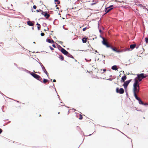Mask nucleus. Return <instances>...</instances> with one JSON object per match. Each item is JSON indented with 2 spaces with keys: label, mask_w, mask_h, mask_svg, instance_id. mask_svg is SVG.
Wrapping results in <instances>:
<instances>
[{
  "label": "nucleus",
  "mask_w": 148,
  "mask_h": 148,
  "mask_svg": "<svg viewBox=\"0 0 148 148\" xmlns=\"http://www.w3.org/2000/svg\"><path fill=\"white\" fill-rule=\"evenodd\" d=\"M147 76H148V74Z\"/></svg>",
  "instance_id": "nucleus-48"
},
{
  "label": "nucleus",
  "mask_w": 148,
  "mask_h": 148,
  "mask_svg": "<svg viewBox=\"0 0 148 148\" xmlns=\"http://www.w3.org/2000/svg\"><path fill=\"white\" fill-rule=\"evenodd\" d=\"M44 30V31H46V30H45V29Z\"/></svg>",
  "instance_id": "nucleus-43"
},
{
  "label": "nucleus",
  "mask_w": 148,
  "mask_h": 148,
  "mask_svg": "<svg viewBox=\"0 0 148 148\" xmlns=\"http://www.w3.org/2000/svg\"><path fill=\"white\" fill-rule=\"evenodd\" d=\"M80 115V117L79 118V119H82V116L81 115Z\"/></svg>",
  "instance_id": "nucleus-28"
},
{
  "label": "nucleus",
  "mask_w": 148,
  "mask_h": 148,
  "mask_svg": "<svg viewBox=\"0 0 148 148\" xmlns=\"http://www.w3.org/2000/svg\"><path fill=\"white\" fill-rule=\"evenodd\" d=\"M50 49H51V50H52L53 49L52 47H50Z\"/></svg>",
  "instance_id": "nucleus-32"
},
{
  "label": "nucleus",
  "mask_w": 148,
  "mask_h": 148,
  "mask_svg": "<svg viewBox=\"0 0 148 148\" xmlns=\"http://www.w3.org/2000/svg\"><path fill=\"white\" fill-rule=\"evenodd\" d=\"M40 66L42 67V68L43 71L47 75V76H48V74L47 71H46L44 67L43 66V65L42 64L40 63Z\"/></svg>",
  "instance_id": "nucleus-7"
},
{
  "label": "nucleus",
  "mask_w": 148,
  "mask_h": 148,
  "mask_svg": "<svg viewBox=\"0 0 148 148\" xmlns=\"http://www.w3.org/2000/svg\"><path fill=\"white\" fill-rule=\"evenodd\" d=\"M40 11H41L40 10H36V11H37V12H39Z\"/></svg>",
  "instance_id": "nucleus-33"
},
{
  "label": "nucleus",
  "mask_w": 148,
  "mask_h": 148,
  "mask_svg": "<svg viewBox=\"0 0 148 148\" xmlns=\"http://www.w3.org/2000/svg\"><path fill=\"white\" fill-rule=\"evenodd\" d=\"M137 77L136 78H136H138V81H139L140 82L143 79L146 77L147 76L146 74L144 73L138 74H137Z\"/></svg>",
  "instance_id": "nucleus-2"
},
{
  "label": "nucleus",
  "mask_w": 148,
  "mask_h": 148,
  "mask_svg": "<svg viewBox=\"0 0 148 148\" xmlns=\"http://www.w3.org/2000/svg\"><path fill=\"white\" fill-rule=\"evenodd\" d=\"M30 74L35 78L38 79L41 78L40 76L33 73H30Z\"/></svg>",
  "instance_id": "nucleus-5"
},
{
  "label": "nucleus",
  "mask_w": 148,
  "mask_h": 148,
  "mask_svg": "<svg viewBox=\"0 0 148 148\" xmlns=\"http://www.w3.org/2000/svg\"><path fill=\"white\" fill-rule=\"evenodd\" d=\"M27 24L30 26H32L33 25V24L32 22L30 21H29L27 22Z\"/></svg>",
  "instance_id": "nucleus-15"
},
{
  "label": "nucleus",
  "mask_w": 148,
  "mask_h": 148,
  "mask_svg": "<svg viewBox=\"0 0 148 148\" xmlns=\"http://www.w3.org/2000/svg\"><path fill=\"white\" fill-rule=\"evenodd\" d=\"M86 38H83L82 39V42L83 43H86Z\"/></svg>",
  "instance_id": "nucleus-19"
},
{
  "label": "nucleus",
  "mask_w": 148,
  "mask_h": 148,
  "mask_svg": "<svg viewBox=\"0 0 148 148\" xmlns=\"http://www.w3.org/2000/svg\"><path fill=\"white\" fill-rule=\"evenodd\" d=\"M40 35L41 36H44L45 34L44 33H41L40 34Z\"/></svg>",
  "instance_id": "nucleus-23"
},
{
  "label": "nucleus",
  "mask_w": 148,
  "mask_h": 148,
  "mask_svg": "<svg viewBox=\"0 0 148 148\" xmlns=\"http://www.w3.org/2000/svg\"><path fill=\"white\" fill-rule=\"evenodd\" d=\"M35 43V42H34V43Z\"/></svg>",
  "instance_id": "nucleus-46"
},
{
  "label": "nucleus",
  "mask_w": 148,
  "mask_h": 148,
  "mask_svg": "<svg viewBox=\"0 0 148 148\" xmlns=\"http://www.w3.org/2000/svg\"><path fill=\"white\" fill-rule=\"evenodd\" d=\"M92 49V50H93V51H95V53H97V51L96 50H95V49Z\"/></svg>",
  "instance_id": "nucleus-26"
},
{
  "label": "nucleus",
  "mask_w": 148,
  "mask_h": 148,
  "mask_svg": "<svg viewBox=\"0 0 148 148\" xmlns=\"http://www.w3.org/2000/svg\"><path fill=\"white\" fill-rule=\"evenodd\" d=\"M57 8V9H58V8Z\"/></svg>",
  "instance_id": "nucleus-47"
},
{
  "label": "nucleus",
  "mask_w": 148,
  "mask_h": 148,
  "mask_svg": "<svg viewBox=\"0 0 148 148\" xmlns=\"http://www.w3.org/2000/svg\"><path fill=\"white\" fill-rule=\"evenodd\" d=\"M136 46V45L135 44H132L130 45V47L131 49H134Z\"/></svg>",
  "instance_id": "nucleus-16"
},
{
  "label": "nucleus",
  "mask_w": 148,
  "mask_h": 148,
  "mask_svg": "<svg viewBox=\"0 0 148 148\" xmlns=\"http://www.w3.org/2000/svg\"><path fill=\"white\" fill-rule=\"evenodd\" d=\"M103 39V41H102V43L103 44L106 46L107 47H110V46L109 45H108L106 41L104 38L103 37L102 38Z\"/></svg>",
  "instance_id": "nucleus-6"
},
{
  "label": "nucleus",
  "mask_w": 148,
  "mask_h": 148,
  "mask_svg": "<svg viewBox=\"0 0 148 148\" xmlns=\"http://www.w3.org/2000/svg\"><path fill=\"white\" fill-rule=\"evenodd\" d=\"M103 71H106V69H103Z\"/></svg>",
  "instance_id": "nucleus-36"
},
{
  "label": "nucleus",
  "mask_w": 148,
  "mask_h": 148,
  "mask_svg": "<svg viewBox=\"0 0 148 148\" xmlns=\"http://www.w3.org/2000/svg\"><path fill=\"white\" fill-rule=\"evenodd\" d=\"M56 80H55V79H54V80H53V82H56Z\"/></svg>",
  "instance_id": "nucleus-38"
},
{
  "label": "nucleus",
  "mask_w": 148,
  "mask_h": 148,
  "mask_svg": "<svg viewBox=\"0 0 148 148\" xmlns=\"http://www.w3.org/2000/svg\"><path fill=\"white\" fill-rule=\"evenodd\" d=\"M57 6V5H56V7Z\"/></svg>",
  "instance_id": "nucleus-41"
},
{
  "label": "nucleus",
  "mask_w": 148,
  "mask_h": 148,
  "mask_svg": "<svg viewBox=\"0 0 148 148\" xmlns=\"http://www.w3.org/2000/svg\"><path fill=\"white\" fill-rule=\"evenodd\" d=\"M113 5H111L109 7V8H112V7L113 6Z\"/></svg>",
  "instance_id": "nucleus-30"
},
{
  "label": "nucleus",
  "mask_w": 148,
  "mask_h": 148,
  "mask_svg": "<svg viewBox=\"0 0 148 148\" xmlns=\"http://www.w3.org/2000/svg\"><path fill=\"white\" fill-rule=\"evenodd\" d=\"M63 58H62V60H63Z\"/></svg>",
  "instance_id": "nucleus-44"
},
{
  "label": "nucleus",
  "mask_w": 148,
  "mask_h": 148,
  "mask_svg": "<svg viewBox=\"0 0 148 148\" xmlns=\"http://www.w3.org/2000/svg\"><path fill=\"white\" fill-rule=\"evenodd\" d=\"M134 82L133 85V91L134 94H137L139 92V84L138 81L136 78L134 79Z\"/></svg>",
  "instance_id": "nucleus-1"
},
{
  "label": "nucleus",
  "mask_w": 148,
  "mask_h": 148,
  "mask_svg": "<svg viewBox=\"0 0 148 148\" xmlns=\"http://www.w3.org/2000/svg\"><path fill=\"white\" fill-rule=\"evenodd\" d=\"M42 14L44 15L46 18H48L49 16V14H48L46 12H42Z\"/></svg>",
  "instance_id": "nucleus-9"
},
{
  "label": "nucleus",
  "mask_w": 148,
  "mask_h": 148,
  "mask_svg": "<svg viewBox=\"0 0 148 148\" xmlns=\"http://www.w3.org/2000/svg\"><path fill=\"white\" fill-rule=\"evenodd\" d=\"M46 41L47 42H49V43H54V41L53 40H51L49 39H47V40H46Z\"/></svg>",
  "instance_id": "nucleus-14"
},
{
  "label": "nucleus",
  "mask_w": 148,
  "mask_h": 148,
  "mask_svg": "<svg viewBox=\"0 0 148 148\" xmlns=\"http://www.w3.org/2000/svg\"><path fill=\"white\" fill-rule=\"evenodd\" d=\"M33 8L34 9H36V5H34L33 6Z\"/></svg>",
  "instance_id": "nucleus-25"
},
{
  "label": "nucleus",
  "mask_w": 148,
  "mask_h": 148,
  "mask_svg": "<svg viewBox=\"0 0 148 148\" xmlns=\"http://www.w3.org/2000/svg\"><path fill=\"white\" fill-rule=\"evenodd\" d=\"M48 80L47 79H43V82L44 83H45Z\"/></svg>",
  "instance_id": "nucleus-20"
},
{
  "label": "nucleus",
  "mask_w": 148,
  "mask_h": 148,
  "mask_svg": "<svg viewBox=\"0 0 148 148\" xmlns=\"http://www.w3.org/2000/svg\"><path fill=\"white\" fill-rule=\"evenodd\" d=\"M116 92L120 94H123L124 92V90L123 88H121L119 90V88H117L116 89Z\"/></svg>",
  "instance_id": "nucleus-4"
},
{
  "label": "nucleus",
  "mask_w": 148,
  "mask_h": 148,
  "mask_svg": "<svg viewBox=\"0 0 148 148\" xmlns=\"http://www.w3.org/2000/svg\"><path fill=\"white\" fill-rule=\"evenodd\" d=\"M145 42L146 43H148V38H145Z\"/></svg>",
  "instance_id": "nucleus-21"
},
{
  "label": "nucleus",
  "mask_w": 148,
  "mask_h": 148,
  "mask_svg": "<svg viewBox=\"0 0 148 148\" xmlns=\"http://www.w3.org/2000/svg\"><path fill=\"white\" fill-rule=\"evenodd\" d=\"M39 116H41V115L40 114V115H39Z\"/></svg>",
  "instance_id": "nucleus-45"
},
{
  "label": "nucleus",
  "mask_w": 148,
  "mask_h": 148,
  "mask_svg": "<svg viewBox=\"0 0 148 148\" xmlns=\"http://www.w3.org/2000/svg\"><path fill=\"white\" fill-rule=\"evenodd\" d=\"M52 46L53 47H54V48H56V46L54 44H53L52 45Z\"/></svg>",
  "instance_id": "nucleus-29"
},
{
  "label": "nucleus",
  "mask_w": 148,
  "mask_h": 148,
  "mask_svg": "<svg viewBox=\"0 0 148 148\" xmlns=\"http://www.w3.org/2000/svg\"><path fill=\"white\" fill-rule=\"evenodd\" d=\"M37 28L38 30L40 29V27H38Z\"/></svg>",
  "instance_id": "nucleus-34"
},
{
  "label": "nucleus",
  "mask_w": 148,
  "mask_h": 148,
  "mask_svg": "<svg viewBox=\"0 0 148 148\" xmlns=\"http://www.w3.org/2000/svg\"><path fill=\"white\" fill-rule=\"evenodd\" d=\"M114 51L118 53H120L122 52V51H121L119 50H117L116 49L114 48H112V47H110Z\"/></svg>",
  "instance_id": "nucleus-11"
},
{
  "label": "nucleus",
  "mask_w": 148,
  "mask_h": 148,
  "mask_svg": "<svg viewBox=\"0 0 148 148\" xmlns=\"http://www.w3.org/2000/svg\"><path fill=\"white\" fill-rule=\"evenodd\" d=\"M2 130L1 129H0V134L2 132Z\"/></svg>",
  "instance_id": "nucleus-31"
},
{
  "label": "nucleus",
  "mask_w": 148,
  "mask_h": 148,
  "mask_svg": "<svg viewBox=\"0 0 148 148\" xmlns=\"http://www.w3.org/2000/svg\"><path fill=\"white\" fill-rule=\"evenodd\" d=\"M70 56H71V57L72 58H73V57L72 56H71V55Z\"/></svg>",
  "instance_id": "nucleus-39"
},
{
  "label": "nucleus",
  "mask_w": 148,
  "mask_h": 148,
  "mask_svg": "<svg viewBox=\"0 0 148 148\" xmlns=\"http://www.w3.org/2000/svg\"><path fill=\"white\" fill-rule=\"evenodd\" d=\"M113 8H109V7H108L106 8V10L105 12H106V13H107L110 11Z\"/></svg>",
  "instance_id": "nucleus-10"
},
{
  "label": "nucleus",
  "mask_w": 148,
  "mask_h": 148,
  "mask_svg": "<svg viewBox=\"0 0 148 148\" xmlns=\"http://www.w3.org/2000/svg\"><path fill=\"white\" fill-rule=\"evenodd\" d=\"M55 2H57V4H59L60 3L59 1H58V0H55Z\"/></svg>",
  "instance_id": "nucleus-22"
},
{
  "label": "nucleus",
  "mask_w": 148,
  "mask_h": 148,
  "mask_svg": "<svg viewBox=\"0 0 148 148\" xmlns=\"http://www.w3.org/2000/svg\"><path fill=\"white\" fill-rule=\"evenodd\" d=\"M87 29V27H85V28H83V29L82 30H83V31H85V30H86Z\"/></svg>",
  "instance_id": "nucleus-24"
},
{
  "label": "nucleus",
  "mask_w": 148,
  "mask_h": 148,
  "mask_svg": "<svg viewBox=\"0 0 148 148\" xmlns=\"http://www.w3.org/2000/svg\"><path fill=\"white\" fill-rule=\"evenodd\" d=\"M61 51L62 53L65 55H66L68 53V52L63 48H62L61 49Z\"/></svg>",
  "instance_id": "nucleus-8"
},
{
  "label": "nucleus",
  "mask_w": 148,
  "mask_h": 148,
  "mask_svg": "<svg viewBox=\"0 0 148 148\" xmlns=\"http://www.w3.org/2000/svg\"><path fill=\"white\" fill-rule=\"evenodd\" d=\"M134 97H135L136 99H137V100H139V99L140 98H138L137 95V94H134Z\"/></svg>",
  "instance_id": "nucleus-17"
},
{
  "label": "nucleus",
  "mask_w": 148,
  "mask_h": 148,
  "mask_svg": "<svg viewBox=\"0 0 148 148\" xmlns=\"http://www.w3.org/2000/svg\"><path fill=\"white\" fill-rule=\"evenodd\" d=\"M126 76H123L121 78V82H124L125 80L126 79Z\"/></svg>",
  "instance_id": "nucleus-12"
},
{
  "label": "nucleus",
  "mask_w": 148,
  "mask_h": 148,
  "mask_svg": "<svg viewBox=\"0 0 148 148\" xmlns=\"http://www.w3.org/2000/svg\"><path fill=\"white\" fill-rule=\"evenodd\" d=\"M99 32H100L101 33V29H99Z\"/></svg>",
  "instance_id": "nucleus-37"
},
{
  "label": "nucleus",
  "mask_w": 148,
  "mask_h": 148,
  "mask_svg": "<svg viewBox=\"0 0 148 148\" xmlns=\"http://www.w3.org/2000/svg\"><path fill=\"white\" fill-rule=\"evenodd\" d=\"M103 57H105V56H103Z\"/></svg>",
  "instance_id": "nucleus-42"
},
{
  "label": "nucleus",
  "mask_w": 148,
  "mask_h": 148,
  "mask_svg": "<svg viewBox=\"0 0 148 148\" xmlns=\"http://www.w3.org/2000/svg\"><path fill=\"white\" fill-rule=\"evenodd\" d=\"M60 42V43H62V42Z\"/></svg>",
  "instance_id": "nucleus-40"
},
{
  "label": "nucleus",
  "mask_w": 148,
  "mask_h": 148,
  "mask_svg": "<svg viewBox=\"0 0 148 148\" xmlns=\"http://www.w3.org/2000/svg\"><path fill=\"white\" fill-rule=\"evenodd\" d=\"M112 69L114 70H117L118 69V68L116 65L113 66L112 67Z\"/></svg>",
  "instance_id": "nucleus-13"
},
{
  "label": "nucleus",
  "mask_w": 148,
  "mask_h": 148,
  "mask_svg": "<svg viewBox=\"0 0 148 148\" xmlns=\"http://www.w3.org/2000/svg\"><path fill=\"white\" fill-rule=\"evenodd\" d=\"M138 102L139 104H141L142 105L144 104L143 101L140 99H139V100H138Z\"/></svg>",
  "instance_id": "nucleus-18"
},
{
  "label": "nucleus",
  "mask_w": 148,
  "mask_h": 148,
  "mask_svg": "<svg viewBox=\"0 0 148 148\" xmlns=\"http://www.w3.org/2000/svg\"><path fill=\"white\" fill-rule=\"evenodd\" d=\"M36 25L38 26L40 25V24L38 23H36Z\"/></svg>",
  "instance_id": "nucleus-35"
},
{
  "label": "nucleus",
  "mask_w": 148,
  "mask_h": 148,
  "mask_svg": "<svg viewBox=\"0 0 148 148\" xmlns=\"http://www.w3.org/2000/svg\"><path fill=\"white\" fill-rule=\"evenodd\" d=\"M96 3H91V5H93L95 4Z\"/></svg>",
  "instance_id": "nucleus-27"
},
{
  "label": "nucleus",
  "mask_w": 148,
  "mask_h": 148,
  "mask_svg": "<svg viewBox=\"0 0 148 148\" xmlns=\"http://www.w3.org/2000/svg\"><path fill=\"white\" fill-rule=\"evenodd\" d=\"M131 81V79L129 80L128 81H127L124 82L123 84V86L125 89H126L129 83Z\"/></svg>",
  "instance_id": "nucleus-3"
}]
</instances>
